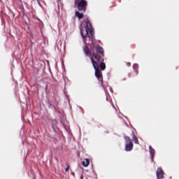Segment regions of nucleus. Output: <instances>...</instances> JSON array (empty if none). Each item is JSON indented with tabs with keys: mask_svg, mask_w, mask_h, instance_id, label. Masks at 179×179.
<instances>
[{
	"mask_svg": "<svg viewBox=\"0 0 179 179\" xmlns=\"http://www.w3.org/2000/svg\"><path fill=\"white\" fill-rule=\"evenodd\" d=\"M94 49L95 52L92 53V56L90 57L91 61L92 58L96 62L100 63L99 67L101 71H106V63L104 62V57H106V55H104V49L99 45H95Z\"/></svg>",
	"mask_w": 179,
	"mask_h": 179,
	"instance_id": "1",
	"label": "nucleus"
},
{
	"mask_svg": "<svg viewBox=\"0 0 179 179\" xmlns=\"http://www.w3.org/2000/svg\"><path fill=\"white\" fill-rule=\"evenodd\" d=\"M82 164L84 166V167H87L90 164V161L89 159H85V161L82 162Z\"/></svg>",
	"mask_w": 179,
	"mask_h": 179,
	"instance_id": "9",
	"label": "nucleus"
},
{
	"mask_svg": "<svg viewBox=\"0 0 179 179\" xmlns=\"http://www.w3.org/2000/svg\"><path fill=\"white\" fill-rule=\"evenodd\" d=\"M157 179H164V171L162 168H158L157 170Z\"/></svg>",
	"mask_w": 179,
	"mask_h": 179,
	"instance_id": "6",
	"label": "nucleus"
},
{
	"mask_svg": "<svg viewBox=\"0 0 179 179\" xmlns=\"http://www.w3.org/2000/svg\"><path fill=\"white\" fill-rule=\"evenodd\" d=\"M83 52H85V54L87 57H90V58H92V52H90V49L89 48V47H87V46L84 47Z\"/></svg>",
	"mask_w": 179,
	"mask_h": 179,
	"instance_id": "7",
	"label": "nucleus"
},
{
	"mask_svg": "<svg viewBox=\"0 0 179 179\" xmlns=\"http://www.w3.org/2000/svg\"><path fill=\"white\" fill-rule=\"evenodd\" d=\"M131 73H130V74H129V77L131 78Z\"/></svg>",
	"mask_w": 179,
	"mask_h": 179,
	"instance_id": "15",
	"label": "nucleus"
},
{
	"mask_svg": "<svg viewBox=\"0 0 179 179\" xmlns=\"http://www.w3.org/2000/svg\"><path fill=\"white\" fill-rule=\"evenodd\" d=\"M80 179H83V175L80 176Z\"/></svg>",
	"mask_w": 179,
	"mask_h": 179,
	"instance_id": "14",
	"label": "nucleus"
},
{
	"mask_svg": "<svg viewBox=\"0 0 179 179\" xmlns=\"http://www.w3.org/2000/svg\"><path fill=\"white\" fill-rule=\"evenodd\" d=\"M85 23L86 26L85 30H83V29H80L81 36L84 39V41H86V38L87 37V36H89V33L92 36V37L94 36V31H93V26H92V23H90V21L87 20Z\"/></svg>",
	"mask_w": 179,
	"mask_h": 179,
	"instance_id": "2",
	"label": "nucleus"
},
{
	"mask_svg": "<svg viewBox=\"0 0 179 179\" xmlns=\"http://www.w3.org/2000/svg\"><path fill=\"white\" fill-rule=\"evenodd\" d=\"M133 69H134V71L136 72V75H138V64H134Z\"/></svg>",
	"mask_w": 179,
	"mask_h": 179,
	"instance_id": "12",
	"label": "nucleus"
},
{
	"mask_svg": "<svg viewBox=\"0 0 179 179\" xmlns=\"http://www.w3.org/2000/svg\"><path fill=\"white\" fill-rule=\"evenodd\" d=\"M74 5L79 12L85 13L87 10V1L86 0H75Z\"/></svg>",
	"mask_w": 179,
	"mask_h": 179,
	"instance_id": "4",
	"label": "nucleus"
},
{
	"mask_svg": "<svg viewBox=\"0 0 179 179\" xmlns=\"http://www.w3.org/2000/svg\"><path fill=\"white\" fill-rule=\"evenodd\" d=\"M150 153L151 155L152 161L153 162V159H155V149L150 147Z\"/></svg>",
	"mask_w": 179,
	"mask_h": 179,
	"instance_id": "10",
	"label": "nucleus"
},
{
	"mask_svg": "<svg viewBox=\"0 0 179 179\" xmlns=\"http://www.w3.org/2000/svg\"><path fill=\"white\" fill-rule=\"evenodd\" d=\"M59 1H61V0H59Z\"/></svg>",
	"mask_w": 179,
	"mask_h": 179,
	"instance_id": "16",
	"label": "nucleus"
},
{
	"mask_svg": "<svg viewBox=\"0 0 179 179\" xmlns=\"http://www.w3.org/2000/svg\"><path fill=\"white\" fill-rule=\"evenodd\" d=\"M66 166H67V167L66 168L65 171L68 172V171H69V164H67Z\"/></svg>",
	"mask_w": 179,
	"mask_h": 179,
	"instance_id": "13",
	"label": "nucleus"
},
{
	"mask_svg": "<svg viewBox=\"0 0 179 179\" xmlns=\"http://www.w3.org/2000/svg\"><path fill=\"white\" fill-rule=\"evenodd\" d=\"M76 16L80 20V19H83V13H80L79 11H76Z\"/></svg>",
	"mask_w": 179,
	"mask_h": 179,
	"instance_id": "11",
	"label": "nucleus"
},
{
	"mask_svg": "<svg viewBox=\"0 0 179 179\" xmlns=\"http://www.w3.org/2000/svg\"><path fill=\"white\" fill-rule=\"evenodd\" d=\"M91 62L92 64V66L95 69V76L98 79L101 83H103V73L101 70H100V63L96 62L93 57L91 58Z\"/></svg>",
	"mask_w": 179,
	"mask_h": 179,
	"instance_id": "3",
	"label": "nucleus"
},
{
	"mask_svg": "<svg viewBox=\"0 0 179 179\" xmlns=\"http://www.w3.org/2000/svg\"><path fill=\"white\" fill-rule=\"evenodd\" d=\"M124 139L125 141V150L126 152H131L132 149H134V143H132V140L131 137L128 136H124Z\"/></svg>",
	"mask_w": 179,
	"mask_h": 179,
	"instance_id": "5",
	"label": "nucleus"
},
{
	"mask_svg": "<svg viewBox=\"0 0 179 179\" xmlns=\"http://www.w3.org/2000/svg\"><path fill=\"white\" fill-rule=\"evenodd\" d=\"M131 136L133 138V141H134V143H136V145H138L139 144V140L138 139V137H136V136L135 135V131H131Z\"/></svg>",
	"mask_w": 179,
	"mask_h": 179,
	"instance_id": "8",
	"label": "nucleus"
}]
</instances>
